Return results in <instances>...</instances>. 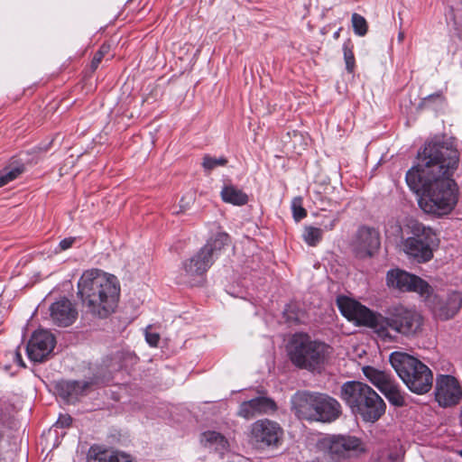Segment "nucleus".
Here are the masks:
<instances>
[{"instance_id": "nucleus-1", "label": "nucleus", "mask_w": 462, "mask_h": 462, "mask_svg": "<svg viewBox=\"0 0 462 462\" xmlns=\"http://www.w3.org/2000/svg\"><path fill=\"white\" fill-rule=\"evenodd\" d=\"M419 162L406 173L410 189L418 195L420 208L428 214L449 213L457 204L456 183L452 179L459 155L448 143L434 138L418 154Z\"/></svg>"}, {"instance_id": "nucleus-2", "label": "nucleus", "mask_w": 462, "mask_h": 462, "mask_svg": "<svg viewBox=\"0 0 462 462\" xmlns=\"http://www.w3.org/2000/svg\"><path fill=\"white\" fill-rule=\"evenodd\" d=\"M337 305L349 321L373 328L383 338H391L389 329L405 337H413L421 330L423 318L415 309L402 304L391 307L387 317L371 311L356 300L339 298Z\"/></svg>"}, {"instance_id": "nucleus-3", "label": "nucleus", "mask_w": 462, "mask_h": 462, "mask_svg": "<svg viewBox=\"0 0 462 462\" xmlns=\"http://www.w3.org/2000/svg\"><path fill=\"white\" fill-rule=\"evenodd\" d=\"M78 295L89 312L106 318L116 307L120 285L115 275L91 269L84 272L79 278Z\"/></svg>"}, {"instance_id": "nucleus-4", "label": "nucleus", "mask_w": 462, "mask_h": 462, "mask_svg": "<svg viewBox=\"0 0 462 462\" xmlns=\"http://www.w3.org/2000/svg\"><path fill=\"white\" fill-rule=\"evenodd\" d=\"M340 397L352 413L365 422H375L384 413L386 404L382 397L368 384L359 381H348L340 388Z\"/></svg>"}, {"instance_id": "nucleus-5", "label": "nucleus", "mask_w": 462, "mask_h": 462, "mask_svg": "<svg viewBox=\"0 0 462 462\" xmlns=\"http://www.w3.org/2000/svg\"><path fill=\"white\" fill-rule=\"evenodd\" d=\"M331 346L306 333H295L287 345L291 363L300 369L320 371L331 354Z\"/></svg>"}, {"instance_id": "nucleus-6", "label": "nucleus", "mask_w": 462, "mask_h": 462, "mask_svg": "<svg viewBox=\"0 0 462 462\" xmlns=\"http://www.w3.org/2000/svg\"><path fill=\"white\" fill-rule=\"evenodd\" d=\"M390 363L407 388L416 393L430 391L433 383L431 370L418 358L402 352H393Z\"/></svg>"}, {"instance_id": "nucleus-7", "label": "nucleus", "mask_w": 462, "mask_h": 462, "mask_svg": "<svg viewBox=\"0 0 462 462\" xmlns=\"http://www.w3.org/2000/svg\"><path fill=\"white\" fill-rule=\"evenodd\" d=\"M386 285L401 291L417 292L423 298L432 294L431 286L423 279L401 269H392L386 273Z\"/></svg>"}, {"instance_id": "nucleus-8", "label": "nucleus", "mask_w": 462, "mask_h": 462, "mask_svg": "<svg viewBox=\"0 0 462 462\" xmlns=\"http://www.w3.org/2000/svg\"><path fill=\"white\" fill-rule=\"evenodd\" d=\"M282 429L273 420L263 419L251 425L250 441L257 448L277 447L282 439Z\"/></svg>"}, {"instance_id": "nucleus-9", "label": "nucleus", "mask_w": 462, "mask_h": 462, "mask_svg": "<svg viewBox=\"0 0 462 462\" xmlns=\"http://www.w3.org/2000/svg\"><path fill=\"white\" fill-rule=\"evenodd\" d=\"M412 232L414 236L408 237L403 242L404 253L417 263L429 262L433 257L428 236L430 229L426 230L423 226L415 223Z\"/></svg>"}, {"instance_id": "nucleus-10", "label": "nucleus", "mask_w": 462, "mask_h": 462, "mask_svg": "<svg viewBox=\"0 0 462 462\" xmlns=\"http://www.w3.org/2000/svg\"><path fill=\"white\" fill-rule=\"evenodd\" d=\"M435 397L442 407L456 405L462 397V390L457 379L448 374L439 375L436 379Z\"/></svg>"}, {"instance_id": "nucleus-11", "label": "nucleus", "mask_w": 462, "mask_h": 462, "mask_svg": "<svg viewBox=\"0 0 462 462\" xmlns=\"http://www.w3.org/2000/svg\"><path fill=\"white\" fill-rule=\"evenodd\" d=\"M55 343V338L51 332L35 331L27 344V356L33 362H43L52 352Z\"/></svg>"}, {"instance_id": "nucleus-12", "label": "nucleus", "mask_w": 462, "mask_h": 462, "mask_svg": "<svg viewBox=\"0 0 462 462\" xmlns=\"http://www.w3.org/2000/svg\"><path fill=\"white\" fill-rule=\"evenodd\" d=\"M381 245L380 234L377 229L361 226L353 243V250L358 258L372 257Z\"/></svg>"}, {"instance_id": "nucleus-13", "label": "nucleus", "mask_w": 462, "mask_h": 462, "mask_svg": "<svg viewBox=\"0 0 462 462\" xmlns=\"http://www.w3.org/2000/svg\"><path fill=\"white\" fill-rule=\"evenodd\" d=\"M324 444L335 459L345 458L354 452L363 450L360 439L354 436H332L326 439Z\"/></svg>"}, {"instance_id": "nucleus-14", "label": "nucleus", "mask_w": 462, "mask_h": 462, "mask_svg": "<svg viewBox=\"0 0 462 462\" xmlns=\"http://www.w3.org/2000/svg\"><path fill=\"white\" fill-rule=\"evenodd\" d=\"M214 262L213 257L201 247L196 254L182 263L181 275L184 276L185 282H189L197 276L203 275Z\"/></svg>"}, {"instance_id": "nucleus-15", "label": "nucleus", "mask_w": 462, "mask_h": 462, "mask_svg": "<svg viewBox=\"0 0 462 462\" xmlns=\"http://www.w3.org/2000/svg\"><path fill=\"white\" fill-rule=\"evenodd\" d=\"M316 397L317 393L298 392L292 397V408L299 419L316 420Z\"/></svg>"}, {"instance_id": "nucleus-16", "label": "nucleus", "mask_w": 462, "mask_h": 462, "mask_svg": "<svg viewBox=\"0 0 462 462\" xmlns=\"http://www.w3.org/2000/svg\"><path fill=\"white\" fill-rule=\"evenodd\" d=\"M462 306V293L451 291L445 299H438L432 307V311L438 319L448 320L457 315Z\"/></svg>"}, {"instance_id": "nucleus-17", "label": "nucleus", "mask_w": 462, "mask_h": 462, "mask_svg": "<svg viewBox=\"0 0 462 462\" xmlns=\"http://www.w3.org/2000/svg\"><path fill=\"white\" fill-rule=\"evenodd\" d=\"M50 315L55 325L68 327L76 320L78 310L70 300L64 298L51 305Z\"/></svg>"}, {"instance_id": "nucleus-18", "label": "nucleus", "mask_w": 462, "mask_h": 462, "mask_svg": "<svg viewBox=\"0 0 462 462\" xmlns=\"http://www.w3.org/2000/svg\"><path fill=\"white\" fill-rule=\"evenodd\" d=\"M316 411V420L331 422L340 416L341 405L335 398L325 393H317Z\"/></svg>"}, {"instance_id": "nucleus-19", "label": "nucleus", "mask_w": 462, "mask_h": 462, "mask_svg": "<svg viewBox=\"0 0 462 462\" xmlns=\"http://www.w3.org/2000/svg\"><path fill=\"white\" fill-rule=\"evenodd\" d=\"M276 410V404L271 398L259 396L249 401L243 402L237 414L245 419H252L255 416Z\"/></svg>"}, {"instance_id": "nucleus-20", "label": "nucleus", "mask_w": 462, "mask_h": 462, "mask_svg": "<svg viewBox=\"0 0 462 462\" xmlns=\"http://www.w3.org/2000/svg\"><path fill=\"white\" fill-rule=\"evenodd\" d=\"M89 383L85 381H60L56 383L59 395L67 402H75L85 394Z\"/></svg>"}, {"instance_id": "nucleus-21", "label": "nucleus", "mask_w": 462, "mask_h": 462, "mask_svg": "<svg viewBox=\"0 0 462 462\" xmlns=\"http://www.w3.org/2000/svg\"><path fill=\"white\" fill-rule=\"evenodd\" d=\"M88 462H134L123 452L105 449L99 446H92L88 455Z\"/></svg>"}, {"instance_id": "nucleus-22", "label": "nucleus", "mask_w": 462, "mask_h": 462, "mask_svg": "<svg viewBox=\"0 0 462 462\" xmlns=\"http://www.w3.org/2000/svg\"><path fill=\"white\" fill-rule=\"evenodd\" d=\"M201 442L206 448L214 449L220 453L224 452L228 448V441L226 437L221 433L213 430L202 433Z\"/></svg>"}, {"instance_id": "nucleus-23", "label": "nucleus", "mask_w": 462, "mask_h": 462, "mask_svg": "<svg viewBox=\"0 0 462 462\" xmlns=\"http://www.w3.org/2000/svg\"><path fill=\"white\" fill-rule=\"evenodd\" d=\"M395 407H402L405 405L404 393L401 390L400 385L393 379L380 391Z\"/></svg>"}, {"instance_id": "nucleus-24", "label": "nucleus", "mask_w": 462, "mask_h": 462, "mask_svg": "<svg viewBox=\"0 0 462 462\" xmlns=\"http://www.w3.org/2000/svg\"><path fill=\"white\" fill-rule=\"evenodd\" d=\"M229 236L226 233L219 232L214 237H211L202 247L204 252L208 254L216 260L222 249L228 244Z\"/></svg>"}, {"instance_id": "nucleus-25", "label": "nucleus", "mask_w": 462, "mask_h": 462, "mask_svg": "<svg viewBox=\"0 0 462 462\" xmlns=\"http://www.w3.org/2000/svg\"><path fill=\"white\" fill-rule=\"evenodd\" d=\"M220 194L225 202L236 206H243L248 201V196L233 185L224 186Z\"/></svg>"}, {"instance_id": "nucleus-26", "label": "nucleus", "mask_w": 462, "mask_h": 462, "mask_svg": "<svg viewBox=\"0 0 462 462\" xmlns=\"http://www.w3.org/2000/svg\"><path fill=\"white\" fill-rule=\"evenodd\" d=\"M363 373L365 376L381 391L393 378L384 371L375 369L372 366H364Z\"/></svg>"}, {"instance_id": "nucleus-27", "label": "nucleus", "mask_w": 462, "mask_h": 462, "mask_svg": "<svg viewBox=\"0 0 462 462\" xmlns=\"http://www.w3.org/2000/svg\"><path fill=\"white\" fill-rule=\"evenodd\" d=\"M322 236L323 229L312 226H306L302 234L303 240L310 246H316L321 241Z\"/></svg>"}, {"instance_id": "nucleus-28", "label": "nucleus", "mask_w": 462, "mask_h": 462, "mask_svg": "<svg viewBox=\"0 0 462 462\" xmlns=\"http://www.w3.org/2000/svg\"><path fill=\"white\" fill-rule=\"evenodd\" d=\"M24 171L23 165L6 167L0 171V188L15 180Z\"/></svg>"}, {"instance_id": "nucleus-29", "label": "nucleus", "mask_w": 462, "mask_h": 462, "mask_svg": "<svg viewBox=\"0 0 462 462\" xmlns=\"http://www.w3.org/2000/svg\"><path fill=\"white\" fill-rule=\"evenodd\" d=\"M448 23H452L457 31L462 30V5L451 6L446 14Z\"/></svg>"}, {"instance_id": "nucleus-30", "label": "nucleus", "mask_w": 462, "mask_h": 462, "mask_svg": "<svg viewBox=\"0 0 462 462\" xmlns=\"http://www.w3.org/2000/svg\"><path fill=\"white\" fill-rule=\"evenodd\" d=\"M344 60L346 63V69L347 72L352 73L355 70L356 60L353 52V44L350 41L343 44Z\"/></svg>"}, {"instance_id": "nucleus-31", "label": "nucleus", "mask_w": 462, "mask_h": 462, "mask_svg": "<svg viewBox=\"0 0 462 462\" xmlns=\"http://www.w3.org/2000/svg\"><path fill=\"white\" fill-rule=\"evenodd\" d=\"M352 25L354 32L358 36H364L367 32V23L366 20L358 14H352Z\"/></svg>"}, {"instance_id": "nucleus-32", "label": "nucleus", "mask_w": 462, "mask_h": 462, "mask_svg": "<svg viewBox=\"0 0 462 462\" xmlns=\"http://www.w3.org/2000/svg\"><path fill=\"white\" fill-rule=\"evenodd\" d=\"M291 210L295 221H300L307 216L306 209L302 207V198L295 197L291 201Z\"/></svg>"}, {"instance_id": "nucleus-33", "label": "nucleus", "mask_w": 462, "mask_h": 462, "mask_svg": "<svg viewBox=\"0 0 462 462\" xmlns=\"http://www.w3.org/2000/svg\"><path fill=\"white\" fill-rule=\"evenodd\" d=\"M227 160L224 157L214 158L209 155H206L203 158L202 166L205 171H210L218 166H225Z\"/></svg>"}, {"instance_id": "nucleus-34", "label": "nucleus", "mask_w": 462, "mask_h": 462, "mask_svg": "<svg viewBox=\"0 0 462 462\" xmlns=\"http://www.w3.org/2000/svg\"><path fill=\"white\" fill-rule=\"evenodd\" d=\"M109 50H110V47H109V45H106V44H103L100 47L98 51L94 55L92 61H91V69L93 70L97 69V68L98 67L99 63L101 62L103 57L106 53H108Z\"/></svg>"}, {"instance_id": "nucleus-35", "label": "nucleus", "mask_w": 462, "mask_h": 462, "mask_svg": "<svg viewBox=\"0 0 462 462\" xmlns=\"http://www.w3.org/2000/svg\"><path fill=\"white\" fill-rule=\"evenodd\" d=\"M193 201L194 198L192 195L183 196L180 201V209L173 211V214H180L181 212H184L185 210L190 208V205L193 203Z\"/></svg>"}, {"instance_id": "nucleus-36", "label": "nucleus", "mask_w": 462, "mask_h": 462, "mask_svg": "<svg viewBox=\"0 0 462 462\" xmlns=\"http://www.w3.org/2000/svg\"><path fill=\"white\" fill-rule=\"evenodd\" d=\"M145 340L151 346H157L160 340V335L156 332H151L146 329Z\"/></svg>"}, {"instance_id": "nucleus-37", "label": "nucleus", "mask_w": 462, "mask_h": 462, "mask_svg": "<svg viewBox=\"0 0 462 462\" xmlns=\"http://www.w3.org/2000/svg\"><path fill=\"white\" fill-rule=\"evenodd\" d=\"M431 101H437L439 103H442L443 102V97H442L441 93L438 92V93H435V94L429 95L428 97L423 98L422 105L423 106H428V104L430 102H431Z\"/></svg>"}, {"instance_id": "nucleus-38", "label": "nucleus", "mask_w": 462, "mask_h": 462, "mask_svg": "<svg viewBox=\"0 0 462 462\" xmlns=\"http://www.w3.org/2000/svg\"><path fill=\"white\" fill-rule=\"evenodd\" d=\"M337 221H338V217H337V214H336L329 219L328 222L322 221L321 226H323L324 230H327V231L332 230L335 227Z\"/></svg>"}, {"instance_id": "nucleus-39", "label": "nucleus", "mask_w": 462, "mask_h": 462, "mask_svg": "<svg viewBox=\"0 0 462 462\" xmlns=\"http://www.w3.org/2000/svg\"><path fill=\"white\" fill-rule=\"evenodd\" d=\"M75 240V237H67L62 239L59 244L60 251H64L70 248L74 244Z\"/></svg>"}, {"instance_id": "nucleus-40", "label": "nucleus", "mask_w": 462, "mask_h": 462, "mask_svg": "<svg viewBox=\"0 0 462 462\" xmlns=\"http://www.w3.org/2000/svg\"><path fill=\"white\" fill-rule=\"evenodd\" d=\"M71 421H72L71 417L68 414H64V415H60L56 423H57V425L63 428V427L69 426L71 424Z\"/></svg>"}, {"instance_id": "nucleus-41", "label": "nucleus", "mask_w": 462, "mask_h": 462, "mask_svg": "<svg viewBox=\"0 0 462 462\" xmlns=\"http://www.w3.org/2000/svg\"><path fill=\"white\" fill-rule=\"evenodd\" d=\"M14 362L20 365L21 367H25V364L23 360V357H22V355L19 351H16L15 352V355H14Z\"/></svg>"}, {"instance_id": "nucleus-42", "label": "nucleus", "mask_w": 462, "mask_h": 462, "mask_svg": "<svg viewBox=\"0 0 462 462\" xmlns=\"http://www.w3.org/2000/svg\"><path fill=\"white\" fill-rule=\"evenodd\" d=\"M404 38V33L402 32H400L398 34V40L402 42Z\"/></svg>"}, {"instance_id": "nucleus-43", "label": "nucleus", "mask_w": 462, "mask_h": 462, "mask_svg": "<svg viewBox=\"0 0 462 462\" xmlns=\"http://www.w3.org/2000/svg\"><path fill=\"white\" fill-rule=\"evenodd\" d=\"M461 456H462V451L460 452Z\"/></svg>"}]
</instances>
